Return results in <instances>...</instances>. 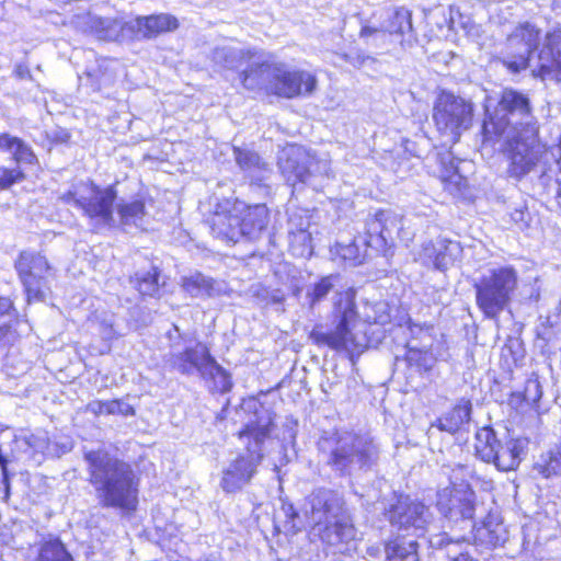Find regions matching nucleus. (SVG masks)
<instances>
[{
    "instance_id": "1",
    "label": "nucleus",
    "mask_w": 561,
    "mask_h": 561,
    "mask_svg": "<svg viewBox=\"0 0 561 561\" xmlns=\"http://www.w3.org/2000/svg\"><path fill=\"white\" fill-rule=\"evenodd\" d=\"M332 314L335 329L329 333L314 329L309 337L317 345H328L336 351H345L352 357L355 354H362L369 346L368 324L385 325L391 320L389 304L379 300L366 302L363 306V321H360L356 311L355 290L351 287L334 295Z\"/></svg>"
},
{
    "instance_id": "2",
    "label": "nucleus",
    "mask_w": 561,
    "mask_h": 561,
    "mask_svg": "<svg viewBox=\"0 0 561 561\" xmlns=\"http://www.w3.org/2000/svg\"><path fill=\"white\" fill-rule=\"evenodd\" d=\"M540 38L541 32L534 24L517 25L506 38L503 64L515 73L529 67L542 79L561 81V30L548 33L537 51Z\"/></svg>"
},
{
    "instance_id": "3",
    "label": "nucleus",
    "mask_w": 561,
    "mask_h": 561,
    "mask_svg": "<svg viewBox=\"0 0 561 561\" xmlns=\"http://www.w3.org/2000/svg\"><path fill=\"white\" fill-rule=\"evenodd\" d=\"M321 461L337 478H353L371 471L379 461L380 447L368 433L334 432L320 437Z\"/></svg>"
},
{
    "instance_id": "4",
    "label": "nucleus",
    "mask_w": 561,
    "mask_h": 561,
    "mask_svg": "<svg viewBox=\"0 0 561 561\" xmlns=\"http://www.w3.org/2000/svg\"><path fill=\"white\" fill-rule=\"evenodd\" d=\"M239 78L247 90L286 99L311 95L317 89L316 76L305 70H289L285 64L262 50H254Z\"/></svg>"
},
{
    "instance_id": "5",
    "label": "nucleus",
    "mask_w": 561,
    "mask_h": 561,
    "mask_svg": "<svg viewBox=\"0 0 561 561\" xmlns=\"http://www.w3.org/2000/svg\"><path fill=\"white\" fill-rule=\"evenodd\" d=\"M83 455L100 503L104 507L135 510L138 490L130 465L103 449L85 450Z\"/></svg>"
},
{
    "instance_id": "6",
    "label": "nucleus",
    "mask_w": 561,
    "mask_h": 561,
    "mask_svg": "<svg viewBox=\"0 0 561 561\" xmlns=\"http://www.w3.org/2000/svg\"><path fill=\"white\" fill-rule=\"evenodd\" d=\"M254 420H250L239 432V438L245 445V453L239 454L222 469L220 488L226 493H236L248 485L257 472L264 459L263 446L270 438L274 417L263 405L254 410Z\"/></svg>"
},
{
    "instance_id": "7",
    "label": "nucleus",
    "mask_w": 561,
    "mask_h": 561,
    "mask_svg": "<svg viewBox=\"0 0 561 561\" xmlns=\"http://www.w3.org/2000/svg\"><path fill=\"white\" fill-rule=\"evenodd\" d=\"M302 511L312 536L319 537L322 542L335 546L355 538V528L339 492L327 488L316 489L305 499Z\"/></svg>"
},
{
    "instance_id": "8",
    "label": "nucleus",
    "mask_w": 561,
    "mask_h": 561,
    "mask_svg": "<svg viewBox=\"0 0 561 561\" xmlns=\"http://www.w3.org/2000/svg\"><path fill=\"white\" fill-rule=\"evenodd\" d=\"M66 202H73L85 215L95 220L98 225L127 227H140L146 215L145 204L136 199L117 205V220L113 216V203L116 192L113 187L101 190L92 183H81L73 192H68L64 197Z\"/></svg>"
},
{
    "instance_id": "9",
    "label": "nucleus",
    "mask_w": 561,
    "mask_h": 561,
    "mask_svg": "<svg viewBox=\"0 0 561 561\" xmlns=\"http://www.w3.org/2000/svg\"><path fill=\"white\" fill-rule=\"evenodd\" d=\"M511 130L528 133L539 130V127L529 98L519 91L505 89L493 114L484 121L482 133L485 141H494Z\"/></svg>"
},
{
    "instance_id": "10",
    "label": "nucleus",
    "mask_w": 561,
    "mask_h": 561,
    "mask_svg": "<svg viewBox=\"0 0 561 561\" xmlns=\"http://www.w3.org/2000/svg\"><path fill=\"white\" fill-rule=\"evenodd\" d=\"M517 272L510 266L492 268L476 284V301L489 319L504 311L517 288Z\"/></svg>"
},
{
    "instance_id": "11",
    "label": "nucleus",
    "mask_w": 561,
    "mask_h": 561,
    "mask_svg": "<svg viewBox=\"0 0 561 561\" xmlns=\"http://www.w3.org/2000/svg\"><path fill=\"white\" fill-rule=\"evenodd\" d=\"M279 170L289 185L313 184L317 176H330V160L299 145L286 146L278 157Z\"/></svg>"
},
{
    "instance_id": "12",
    "label": "nucleus",
    "mask_w": 561,
    "mask_h": 561,
    "mask_svg": "<svg viewBox=\"0 0 561 561\" xmlns=\"http://www.w3.org/2000/svg\"><path fill=\"white\" fill-rule=\"evenodd\" d=\"M538 131L517 133L511 130L508 135L497 136L505 140V152L510 160L508 174L515 179H523L536 172L545 152V147L538 138Z\"/></svg>"
},
{
    "instance_id": "13",
    "label": "nucleus",
    "mask_w": 561,
    "mask_h": 561,
    "mask_svg": "<svg viewBox=\"0 0 561 561\" xmlns=\"http://www.w3.org/2000/svg\"><path fill=\"white\" fill-rule=\"evenodd\" d=\"M473 117V104L461 96L443 92L434 105L433 119L437 129L454 141L463 130L470 128Z\"/></svg>"
},
{
    "instance_id": "14",
    "label": "nucleus",
    "mask_w": 561,
    "mask_h": 561,
    "mask_svg": "<svg viewBox=\"0 0 561 561\" xmlns=\"http://www.w3.org/2000/svg\"><path fill=\"white\" fill-rule=\"evenodd\" d=\"M436 506L439 513L461 528H474L476 494L468 483L445 488L437 493Z\"/></svg>"
},
{
    "instance_id": "15",
    "label": "nucleus",
    "mask_w": 561,
    "mask_h": 561,
    "mask_svg": "<svg viewBox=\"0 0 561 561\" xmlns=\"http://www.w3.org/2000/svg\"><path fill=\"white\" fill-rule=\"evenodd\" d=\"M389 522L399 530L422 535L431 523L432 514L423 503L412 500L409 496H400L387 511Z\"/></svg>"
},
{
    "instance_id": "16",
    "label": "nucleus",
    "mask_w": 561,
    "mask_h": 561,
    "mask_svg": "<svg viewBox=\"0 0 561 561\" xmlns=\"http://www.w3.org/2000/svg\"><path fill=\"white\" fill-rule=\"evenodd\" d=\"M76 24L102 41H119L128 34V22L118 18H102L85 13L76 18Z\"/></svg>"
},
{
    "instance_id": "17",
    "label": "nucleus",
    "mask_w": 561,
    "mask_h": 561,
    "mask_svg": "<svg viewBox=\"0 0 561 561\" xmlns=\"http://www.w3.org/2000/svg\"><path fill=\"white\" fill-rule=\"evenodd\" d=\"M238 224V209L234 206L230 208L228 201L224 204H219L208 219L213 236L227 243H237L240 241Z\"/></svg>"
},
{
    "instance_id": "18",
    "label": "nucleus",
    "mask_w": 561,
    "mask_h": 561,
    "mask_svg": "<svg viewBox=\"0 0 561 561\" xmlns=\"http://www.w3.org/2000/svg\"><path fill=\"white\" fill-rule=\"evenodd\" d=\"M178 27V19L169 13L138 16L128 21V35L150 39Z\"/></svg>"
},
{
    "instance_id": "19",
    "label": "nucleus",
    "mask_w": 561,
    "mask_h": 561,
    "mask_svg": "<svg viewBox=\"0 0 561 561\" xmlns=\"http://www.w3.org/2000/svg\"><path fill=\"white\" fill-rule=\"evenodd\" d=\"M240 240H255L268 224V210L265 205L249 207L243 214L238 210Z\"/></svg>"
},
{
    "instance_id": "20",
    "label": "nucleus",
    "mask_w": 561,
    "mask_h": 561,
    "mask_svg": "<svg viewBox=\"0 0 561 561\" xmlns=\"http://www.w3.org/2000/svg\"><path fill=\"white\" fill-rule=\"evenodd\" d=\"M209 356L207 346L198 343L181 353L170 354L169 363L181 374L192 375L195 371L201 374L202 367L205 366Z\"/></svg>"
},
{
    "instance_id": "21",
    "label": "nucleus",
    "mask_w": 561,
    "mask_h": 561,
    "mask_svg": "<svg viewBox=\"0 0 561 561\" xmlns=\"http://www.w3.org/2000/svg\"><path fill=\"white\" fill-rule=\"evenodd\" d=\"M432 548L447 550L450 561H478L472 556L473 545L466 537L453 538L448 534L432 535L428 539Z\"/></svg>"
},
{
    "instance_id": "22",
    "label": "nucleus",
    "mask_w": 561,
    "mask_h": 561,
    "mask_svg": "<svg viewBox=\"0 0 561 561\" xmlns=\"http://www.w3.org/2000/svg\"><path fill=\"white\" fill-rule=\"evenodd\" d=\"M524 447L525 444L522 439L504 435L490 463H493L501 471L515 470L520 463Z\"/></svg>"
},
{
    "instance_id": "23",
    "label": "nucleus",
    "mask_w": 561,
    "mask_h": 561,
    "mask_svg": "<svg viewBox=\"0 0 561 561\" xmlns=\"http://www.w3.org/2000/svg\"><path fill=\"white\" fill-rule=\"evenodd\" d=\"M233 156L239 168L247 173L252 182L261 183L272 172L271 164L252 150L234 147Z\"/></svg>"
},
{
    "instance_id": "24",
    "label": "nucleus",
    "mask_w": 561,
    "mask_h": 561,
    "mask_svg": "<svg viewBox=\"0 0 561 561\" xmlns=\"http://www.w3.org/2000/svg\"><path fill=\"white\" fill-rule=\"evenodd\" d=\"M472 404L470 400L460 399L457 404L442 417L437 419L432 427H437L442 432L455 434L471 420Z\"/></svg>"
},
{
    "instance_id": "25",
    "label": "nucleus",
    "mask_w": 561,
    "mask_h": 561,
    "mask_svg": "<svg viewBox=\"0 0 561 561\" xmlns=\"http://www.w3.org/2000/svg\"><path fill=\"white\" fill-rule=\"evenodd\" d=\"M341 282V275L329 274L325 276L319 277L313 283H310L306 287V304L310 310H313L320 302H322L328 295L335 290V294L339 291L336 288Z\"/></svg>"
},
{
    "instance_id": "26",
    "label": "nucleus",
    "mask_w": 561,
    "mask_h": 561,
    "mask_svg": "<svg viewBox=\"0 0 561 561\" xmlns=\"http://www.w3.org/2000/svg\"><path fill=\"white\" fill-rule=\"evenodd\" d=\"M199 376L205 380L211 392L225 393L232 388L229 373L225 370L210 355L205 366L202 367Z\"/></svg>"
},
{
    "instance_id": "27",
    "label": "nucleus",
    "mask_w": 561,
    "mask_h": 561,
    "mask_svg": "<svg viewBox=\"0 0 561 561\" xmlns=\"http://www.w3.org/2000/svg\"><path fill=\"white\" fill-rule=\"evenodd\" d=\"M181 287L191 297H213L220 294L217 282L199 272L183 276Z\"/></svg>"
},
{
    "instance_id": "28",
    "label": "nucleus",
    "mask_w": 561,
    "mask_h": 561,
    "mask_svg": "<svg viewBox=\"0 0 561 561\" xmlns=\"http://www.w3.org/2000/svg\"><path fill=\"white\" fill-rule=\"evenodd\" d=\"M416 540L397 537L386 542V561H420Z\"/></svg>"
},
{
    "instance_id": "29",
    "label": "nucleus",
    "mask_w": 561,
    "mask_h": 561,
    "mask_svg": "<svg viewBox=\"0 0 561 561\" xmlns=\"http://www.w3.org/2000/svg\"><path fill=\"white\" fill-rule=\"evenodd\" d=\"M34 266L35 254L32 251L21 252L18 260L15 261V270L18 272L21 283L24 286L26 300L28 304L35 297V275L33 274Z\"/></svg>"
},
{
    "instance_id": "30",
    "label": "nucleus",
    "mask_w": 561,
    "mask_h": 561,
    "mask_svg": "<svg viewBox=\"0 0 561 561\" xmlns=\"http://www.w3.org/2000/svg\"><path fill=\"white\" fill-rule=\"evenodd\" d=\"M289 244L294 255L309 257L312 254V238L308 231L309 222L295 225L294 218L289 221Z\"/></svg>"
},
{
    "instance_id": "31",
    "label": "nucleus",
    "mask_w": 561,
    "mask_h": 561,
    "mask_svg": "<svg viewBox=\"0 0 561 561\" xmlns=\"http://www.w3.org/2000/svg\"><path fill=\"white\" fill-rule=\"evenodd\" d=\"M474 439L476 455L482 461L490 463L503 438H499L494 430L486 426L477 431Z\"/></svg>"
},
{
    "instance_id": "32",
    "label": "nucleus",
    "mask_w": 561,
    "mask_h": 561,
    "mask_svg": "<svg viewBox=\"0 0 561 561\" xmlns=\"http://www.w3.org/2000/svg\"><path fill=\"white\" fill-rule=\"evenodd\" d=\"M254 50L233 47H217L213 51V60L228 69H234L249 64Z\"/></svg>"
},
{
    "instance_id": "33",
    "label": "nucleus",
    "mask_w": 561,
    "mask_h": 561,
    "mask_svg": "<svg viewBox=\"0 0 561 561\" xmlns=\"http://www.w3.org/2000/svg\"><path fill=\"white\" fill-rule=\"evenodd\" d=\"M385 35H404L411 33L412 13L405 8L394 9L389 13L388 19L382 22Z\"/></svg>"
},
{
    "instance_id": "34",
    "label": "nucleus",
    "mask_w": 561,
    "mask_h": 561,
    "mask_svg": "<svg viewBox=\"0 0 561 561\" xmlns=\"http://www.w3.org/2000/svg\"><path fill=\"white\" fill-rule=\"evenodd\" d=\"M13 445L19 448L21 445H26V442L19 439L10 430H2L0 433V467L4 480L8 479L7 466L15 458Z\"/></svg>"
},
{
    "instance_id": "35",
    "label": "nucleus",
    "mask_w": 561,
    "mask_h": 561,
    "mask_svg": "<svg viewBox=\"0 0 561 561\" xmlns=\"http://www.w3.org/2000/svg\"><path fill=\"white\" fill-rule=\"evenodd\" d=\"M131 282L142 296L156 297L159 295L161 285L159 283V271L157 267H151V270L147 272L136 273Z\"/></svg>"
},
{
    "instance_id": "36",
    "label": "nucleus",
    "mask_w": 561,
    "mask_h": 561,
    "mask_svg": "<svg viewBox=\"0 0 561 561\" xmlns=\"http://www.w3.org/2000/svg\"><path fill=\"white\" fill-rule=\"evenodd\" d=\"M474 533V541L495 547L505 541L504 528L501 524L483 523L482 526L470 528Z\"/></svg>"
},
{
    "instance_id": "37",
    "label": "nucleus",
    "mask_w": 561,
    "mask_h": 561,
    "mask_svg": "<svg viewBox=\"0 0 561 561\" xmlns=\"http://www.w3.org/2000/svg\"><path fill=\"white\" fill-rule=\"evenodd\" d=\"M382 217L380 211H377L374 217L366 222V233L368 239L364 241V245L374 248L376 250H383L387 245V238L383 236Z\"/></svg>"
},
{
    "instance_id": "38",
    "label": "nucleus",
    "mask_w": 561,
    "mask_h": 561,
    "mask_svg": "<svg viewBox=\"0 0 561 561\" xmlns=\"http://www.w3.org/2000/svg\"><path fill=\"white\" fill-rule=\"evenodd\" d=\"M438 252L436 256V268L446 270L454 264L461 253L460 243L457 241L438 239Z\"/></svg>"
},
{
    "instance_id": "39",
    "label": "nucleus",
    "mask_w": 561,
    "mask_h": 561,
    "mask_svg": "<svg viewBox=\"0 0 561 561\" xmlns=\"http://www.w3.org/2000/svg\"><path fill=\"white\" fill-rule=\"evenodd\" d=\"M39 561H71L72 558L59 539L45 542L41 549Z\"/></svg>"
},
{
    "instance_id": "40",
    "label": "nucleus",
    "mask_w": 561,
    "mask_h": 561,
    "mask_svg": "<svg viewBox=\"0 0 561 561\" xmlns=\"http://www.w3.org/2000/svg\"><path fill=\"white\" fill-rule=\"evenodd\" d=\"M335 248L336 254L344 261L350 262L352 265H358L363 263L368 247L365 245V248L362 249L357 241L353 240L350 243L337 242Z\"/></svg>"
},
{
    "instance_id": "41",
    "label": "nucleus",
    "mask_w": 561,
    "mask_h": 561,
    "mask_svg": "<svg viewBox=\"0 0 561 561\" xmlns=\"http://www.w3.org/2000/svg\"><path fill=\"white\" fill-rule=\"evenodd\" d=\"M437 162L440 165L439 176L443 181L456 182L460 179L458 175L457 162L450 151H445L437 154Z\"/></svg>"
},
{
    "instance_id": "42",
    "label": "nucleus",
    "mask_w": 561,
    "mask_h": 561,
    "mask_svg": "<svg viewBox=\"0 0 561 561\" xmlns=\"http://www.w3.org/2000/svg\"><path fill=\"white\" fill-rule=\"evenodd\" d=\"M16 163L32 164L33 152L30 147L25 146L18 138L10 137L9 144L5 147Z\"/></svg>"
},
{
    "instance_id": "43",
    "label": "nucleus",
    "mask_w": 561,
    "mask_h": 561,
    "mask_svg": "<svg viewBox=\"0 0 561 561\" xmlns=\"http://www.w3.org/2000/svg\"><path fill=\"white\" fill-rule=\"evenodd\" d=\"M380 216L382 217V229H383V236L387 238V242L392 241L393 233L399 232V230L402 228L401 225V216L396 214L392 210H379Z\"/></svg>"
},
{
    "instance_id": "44",
    "label": "nucleus",
    "mask_w": 561,
    "mask_h": 561,
    "mask_svg": "<svg viewBox=\"0 0 561 561\" xmlns=\"http://www.w3.org/2000/svg\"><path fill=\"white\" fill-rule=\"evenodd\" d=\"M19 334L12 328L11 319L0 321V348H5L13 345L18 341Z\"/></svg>"
},
{
    "instance_id": "45",
    "label": "nucleus",
    "mask_w": 561,
    "mask_h": 561,
    "mask_svg": "<svg viewBox=\"0 0 561 561\" xmlns=\"http://www.w3.org/2000/svg\"><path fill=\"white\" fill-rule=\"evenodd\" d=\"M510 216L517 229L522 231L526 230L530 225L531 216L525 205H519L518 207L514 208Z\"/></svg>"
},
{
    "instance_id": "46",
    "label": "nucleus",
    "mask_w": 561,
    "mask_h": 561,
    "mask_svg": "<svg viewBox=\"0 0 561 561\" xmlns=\"http://www.w3.org/2000/svg\"><path fill=\"white\" fill-rule=\"evenodd\" d=\"M284 515L286 517L284 527L287 531L296 534L301 529V524L297 523L299 520V515L294 508L291 504L284 505L282 507Z\"/></svg>"
},
{
    "instance_id": "47",
    "label": "nucleus",
    "mask_w": 561,
    "mask_h": 561,
    "mask_svg": "<svg viewBox=\"0 0 561 561\" xmlns=\"http://www.w3.org/2000/svg\"><path fill=\"white\" fill-rule=\"evenodd\" d=\"M107 408V415H122V416H130L135 414V409L127 402L123 400H111L110 405Z\"/></svg>"
},
{
    "instance_id": "48",
    "label": "nucleus",
    "mask_w": 561,
    "mask_h": 561,
    "mask_svg": "<svg viewBox=\"0 0 561 561\" xmlns=\"http://www.w3.org/2000/svg\"><path fill=\"white\" fill-rule=\"evenodd\" d=\"M438 239L436 241L427 242L423 245L420 259L426 265H433L436 268V256L438 252Z\"/></svg>"
},
{
    "instance_id": "49",
    "label": "nucleus",
    "mask_w": 561,
    "mask_h": 561,
    "mask_svg": "<svg viewBox=\"0 0 561 561\" xmlns=\"http://www.w3.org/2000/svg\"><path fill=\"white\" fill-rule=\"evenodd\" d=\"M472 470L467 465H456L450 473V482L453 486H458L460 483H466L467 479L471 477Z\"/></svg>"
},
{
    "instance_id": "50",
    "label": "nucleus",
    "mask_w": 561,
    "mask_h": 561,
    "mask_svg": "<svg viewBox=\"0 0 561 561\" xmlns=\"http://www.w3.org/2000/svg\"><path fill=\"white\" fill-rule=\"evenodd\" d=\"M21 175H22V172L18 169L0 168V186L1 187L10 186Z\"/></svg>"
},
{
    "instance_id": "51",
    "label": "nucleus",
    "mask_w": 561,
    "mask_h": 561,
    "mask_svg": "<svg viewBox=\"0 0 561 561\" xmlns=\"http://www.w3.org/2000/svg\"><path fill=\"white\" fill-rule=\"evenodd\" d=\"M541 394L540 383L537 380H528L525 387V399L535 403L539 401Z\"/></svg>"
},
{
    "instance_id": "52",
    "label": "nucleus",
    "mask_w": 561,
    "mask_h": 561,
    "mask_svg": "<svg viewBox=\"0 0 561 561\" xmlns=\"http://www.w3.org/2000/svg\"><path fill=\"white\" fill-rule=\"evenodd\" d=\"M405 358L410 365L423 367V366H425L424 362L426 359V353H424L417 348L409 347Z\"/></svg>"
},
{
    "instance_id": "53",
    "label": "nucleus",
    "mask_w": 561,
    "mask_h": 561,
    "mask_svg": "<svg viewBox=\"0 0 561 561\" xmlns=\"http://www.w3.org/2000/svg\"><path fill=\"white\" fill-rule=\"evenodd\" d=\"M107 405L110 401L93 400L88 403L87 411L94 415L107 414Z\"/></svg>"
},
{
    "instance_id": "54",
    "label": "nucleus",
    "mask_w": 561,
    "mask_h": 561,
    "mask_svg": "<svg viewBox=\"0 0 561 561\" xmlns=\"http://www.w3.org/2000/svg\"><path fill=\"white\" fill-rule=\"evenodd\" d=\"M359 36L362 38H367V37H382L383 38V37H386L382 25L380 26V28L363 26L360 30Z\"/></svg>"
},
{
    "instance_id": "55",
    "label": "nucleus",
    "mask_w": 561,
    "mask_h": 561,
    "mask_svg": "<svg viewBox=\"0 0 561 561\" xmlns=\"http://www.w3.org/2000/svg\"><path fill=\"white\" fill-rule=\"evenodd\" d=\"M12 302L9 298L0 297V321L10 320Z\"/></svg>"
},
{
    "instance_id": "56",
    "label": "nucleus",
    "mask_w": 561,
    "mask_h": 561,
    "mask_svg": "<svg viewBox=\"0 0 561 561\" xmlns=\"http://www.w3.org/2000/svg\"><path fill=\"white\" fill-rule=\"evenodd\" d=\"M343 58H344L347 62L352 64L353 66H360V65H363V62H364V60H365V58H364V57H362V56H359V55H358V56H356V57H353V56H351V55L345 54V55H343Z\"/></svg>"
},
{
    "instance_id": "57",
    "label": "nucleus",
    "mask_w": 561,
    "mask_h": 561,
    "mask_svg": "<svg viewBox=\"0 0 561 561\" xmlns=\"http://www.w3.org/2000/svg\"><path fill=\"white\" fill-rule=\"evenodd\" d=\"M36 264H37V272L41 271L42 268H46L47 271L49 270V265H48L46 259L43 256L37 255Z\"/></svg>"
},
{
    "instance_id": "58",
    "label": "nucleus",
    "mask_w": 561,
    "mask_h": 561,
    "mask_svg": "<svg viewBox=\"0 0 561 561\" xmlns=\"http://www.w3.org/2000/svg\"><path fill=\"white\" fill-rule=\"evenodd\" d=\"M10 136L8 134L0 135V148L5 149L7 145L9 144Z\"/></svg>"
},
{
    "instance_id": "59",
    "label": "nucleus",
    "mask_w": 561,
    "mask_h": 561,
    "mask_svg": "<svg viewBox=\"0 0 561 561\" xmlns=\"http://www.w3.org/2000/svg\"><path fill=\"white\" fill-rule=\"evenodd\" d=\"M69 138V135L65 133V136L62 137V141H66Z\"/></svg>"
},
{
    "instance_id": "60",
    "label": "nucleus",
    "mask_w": 561,
    "mask_h": 561,
    "mask_svg": "<svg viewBox=\"0 0 561 561\" xmlns=\"http://www.w3.org/2000/svg\"><path fill=\"white\" fill-rule=\"evenodd\" d=\"M36 296H37V300L41 299L42 294L38 289H37Z\"/></svg>"
},
{
    "instance_id": "61",
    "label": "nucleus",
    "mask_w": 561,
    "mask_h": 561,
    "mask_svg": "<svg viewBox=\"0 0 561 561\" xmlns=\"http://www.w3.org/2000/svg\"><path fill=\"white\" fill-rule=\"evenodd\" d=\"M558 193H559V195L561 196V184H560V186H559V192H558Z\"/></svg>"
}]
</instances>
